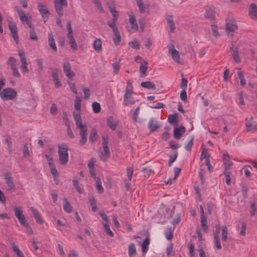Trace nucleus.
Here are the masks:
<instances>
[{
	"label": "nucleus",
	"mask_w": 257,
	"mask_h": 257,
	"mask_svg": "<svg viewBox=\"0 0 257 257\" xmlns=\"http://www.w3.org/2000/svg\"><path fill=\"white\" fill-rule=\"evenodd\" d=\"M113 33L114 35V37L113 38L114 43L116 46H117L121 40V37L118 29L113 31Z\"/></svg>",
	"instance_id": "nucleus-19"
},
{
	"label": "nucleus",
	"mask_w": 257,
	"mask_h": 257,
	"mask_svg": "<svg viewBox=\"0 0 257 257\" xmlns=\"http://www.w3.org/2000/svg\"><path fill=\"white\" fill-rule=\"evenodd\" d=\"M94 4H95L96 7L99 10V11L101 13H104V9L101 5V4L100 1H95Z\"/></svg>",
	"instance_id": "nucleus-64"
},
{
	"label": "nucleus",
	"mask_w": 257,
	"mask_h": 257,
	"mask_svg": "<svg viewBox=\"0 0 257 257\" xmlns=\"http://www.w3.org/2000/svg\"><path fill=\"white\" fill-rule=\"evenodd\" d=\"M66 27H67V31H68V33H67V36L72 35H73L72 34L73 30H72V29L71 28V22L70 21H68L67 23Z\"/></svg>",
	"instance_id": "nucleus-59"
},
{
	"label": "nucleus",
	"mask_w": 257,
	"mask_h": 257,
	"mask_svg": "<svg viewBox=\"0 0 257 257\" xmlns=\"http://www.w3.org/2000/svg\"><path fill=\"white\" fill-rule=\"evenodd\" d=\"M58 153L60 163L61 165H66L68 162V149L66 147L59 146Z\"/></svg>",
	"instance_id": "nucleus-2"
},
{
	"label": "nucleus",
	"mask_w": 257,
	"mask_h": 257,
	"mask_svg": "<svg viewBox=\"0 0 257 257\" xmlns=\"http://www.w3.org/2000/svg\"><path fill=\"white\" fill-rule=\"evenodd\" d=\"M130 47L136 49H139L140 48V43L138 40H135L128 43Z\"/></svg>",
	"instance_id": "nucleus-38"
},
{
	"label": "nucleus",
	"mask_w": 257,
	"mask_h": 257,
	"mask_svg": "<svg viewBox=\"0 0 257 257\" xmlns=\"http://www.w3.org/2000/svg\"><path fill=\"white\" fill-rule=\"evenodd\" d=\"M83 92H84V97L85 99L88 100L90 97V89L88 88H85L84 86H82V88Z\"/></svg>",
	"instance_id": "nucleus-49"
},
{
	"label": "nucleus",
	"mask_w": 257,
	"mask_h": 257,
	"mask_svg": "<svg viewBox=\"0 0 257 257\" xmlns=\"http://www.w3.org/2000/svg\"><path fill=\"white\" fill-rule=\"evenodd\" d=\"M4 176L6 183L8 185V190L11 192H14L16 188L11 175L8 173H6L5 174Z\"/></svg>",
	"instance_id": "nucleus-9"
},
{
	"label": "nucleus",
	"mask_w": 257,
	"mask_h": 257,
	"mask_svg": "<svg viewBox=\"0 0 257 257\" xmlns=\"http://www.w3.org/2000/svg\"><path fill=\"white\" fill-rule=\"evenodd\" d=\"M77 127L80 130L79 135L83 133H87V127L86 124H79V126H77Z\"/></svg>",
	"instance_id": "nucleus-45"
},
{
	"label": "nucleus",
	"mask_w": 257,
	"mask_h": 257,
	"mask_svg": "<svg viewBox=\"0 0 257 257\" xmlns=\"http://www.w3.org/2000/svg\"><path fill=\"white\" fill-rule=\"evenodd\" d=\"M150 243V238L147 237L142 244V251L143 253H146L149 249V245Z\"/></svg>",
	"instance_id": "nucleus-31"
},
{
	"label": "nucleus",
	"mask_w": 257,
	"mask_h": 257,
	"mask_svg": "<svg viewBox=\"0 0 257 257\" xmlns=\"http://www.w3.org/2000/svg\"><path fill=\"white\" fill-rule=\"evenodd\" d=\"M148 63L146 61H144L143 63H142L140 66V75L142 77H144L147 76V70L148 69Z\"/></svg>",
	"instance_id": "nucleus-17"
},
{
	"label": "nucleus",
	"mask_w": 257,
	"mask_h": 257,
	"mask_svg": "<svg viewBox=\"0 0 257 257\" xmlns=\"http://www.w3.org/2000/svg\"><path fill=\"white\" fill-rule=\"evenodd\" d=\"M206 158H209V155L208 154V152L206 149H203L202 151V153L200 156V159L202 160L203 159H205V160Z\"/></svg>",
	"instance_id": "nucleus-55"
},
{
	"label": "nucleus",
	"mask_w": 257,
	"mask_h": 257,
	"mask_svg": "<svg viewBox=\"0 0 257 257\" xmlns=\"http://www.w3.org/2000/svg\"><path fill=\"white\" fill-rule=\"evenodd\" d=\"M89 202L92 207V210L93 212H96L97 210L96 202L94 197H91L89 199Z\"/></svg>",
	"instance_id": "nucleus-42"
},
{
	"label": "nucleus",
	"mask_w": 257,
	"mask_h": 257,
	"mask_svg": "<svg viewBox=\"0 0 257 257\" xmlns=\"http://www.w3.org/2000/svg\"><path fill=\"white\" fill-rule=\"evenodd\" d=\"M237 75L239 79H240V83L241 85H244L245 84V80L244 78L242 73L241 72H237Z\"/></svg>",
	"instance_id": "nucleus-58"
},
{
	"label": "nucleus",
	"mask_w": 257,
	"mask_h": 257,
	"mask_svg": "<svg viewBox=\"0 0 257 257\" xmlns=\"http://www.w3.org/2000/svg\"><path fill=\"white\" fill-rule=\"evenodd\" d=\"M166 237L168 240H171L173 238L172 230L171 227H168L165 231Z\"/></svg>",
	"instance_id": "nucleus-41"
},
{
	"label": "nucleus",
	"mask_w": 257,
	"mask_h": 257,
	"mask_svg": "<svg viewBox=\"0 0 257 257\" xmlns=\"http://www.w3.org/2000/svg\"><path fill=\"white\" fill-rule=\"evenodd\" d=\"M193 140L194 138L193 137H192L189 142H188V143L185 147V148L187 151H190L191 150L193 145Z\"/></svg>",
	"instance_id": "nucleus-57"
},
{
	"label": "nucleus",
	"mask_w": 257,
	"mask_h": 257,
	"mask_svg": "<svg viewBox=\"0 0 257 257\" xmlns=\"http://www.w3.org/2000/svg\"><path fill=\"white\" fill-rule=\"evenodd\" d=\"M148 126L151 132H154L158 128H160L161 125L154 118H151L149 121Z\"/></svg>",
	"instance_id": "nucleus-12"
},
{
	"label": "nucleus",
	"mask_w": 257,
	"mask_h": 257,
	"mask_svg": "<svg viewBox=\"0 0 257 257\" xmlns=\"http://www.w3.org/2000/svg\"><path fill=\"white\" fill-rule=\"evenodd\" d=\"M204 17L205 19H208L210 21H215V15L214 9L209 7H206L205 8Z\"/></svg>",
	"instance_id": "nucleus-10"
},
{
	"label": "nucleus",
	"mask_w": 257,
	"mask_h": 257,
	"mask_svg": "<svg viewBox=\"0 0 257 257\" xmlns=\"http://www.w3.org/2000/svg\"><path fill=\"white\" fill-rule=\"evenodd\" d=\"M129 23L132 25L131 27L133 30H138L139 27L137 23H136V18L134 15L130 16Z\"/></svg>",
	"instance_id": "nucleus-25"
},
{
	"label": "nucleus",
	"mask_w": 257,
	"mask_h": 257,
	"mask_svg": "<svg viewBox=\"0 0 257 257\" xmlns=\"http://www.w3.org/2000/svg\"><path fill=\"white\" fill-rule=\"evenodd\" d=\"M73 115L76 126H79V124H83L80 113L74 112Z\"/></svg>",
	"instance_id": "nucleus-29"
},
{
	"label": "nucleus",
	"mask_w": 257,
	"mask_h": 257,
	"mask_svg": "<svg viewBox=\"0 0 257 257\" xmlns=\"http://www.w3.org/2000/svg\"><path fill=\"white\" fill-rule=\"evenodd\" d=\"M103 226L104 228V230L107 234L109 235L110 236H113L114 234L110 230V229L109 228L108 223L107 224V222H104L103 223Z\"/></svg>",
	"instance_id": "nucleus-40"
},
{
	"label": "nucleus",
	"mask_w": 257,
	"mask_h": 257,
	"mask_svg": "<svg viewBox=\"0 0 257 257\" xmlns=\"http://www.w3.org/2000/svg\"><path fill=\"white\" fill-rule=\"evenodd\" d=\"M92 106L93 111L94 113H97L100 112L101 107L99 103L97 102H94L92 103Z\"/></svg>",
	"instance_id": "nucleus-35"
},
{
	"label": "nucleus",
	"mask_w": 257,
	"mask_h": 257,
	"mask_svg": "<svg viewBox=\"0 0 257 257\" xmlns=\"http://www.w3.org/2000/svg\"><path fill=\"white\" fill-rule=\"evenodd\" d=\"M30 33V39L34 41H37L38 39V36L35 32L34 28H32V29L31 30Z\"/></svg>",
	"instance_id": "nucleus-51"
},
{
	"label": "nucleus",
	"mask_w": 257,
	"mask_h": 257,
	"mask_svg": "<svg viewBox=\"0 0 257 257\" xmlns=\"http://www.w3.org/2000/svg\"><path fill=\"white\" fill-rule=\"evenodd\" d=\"M189 254L190 257H194L195 255L194 253V246L192 243H191L189 246Z\"/></svg>",
	"instance_id": "nucleus-62"
},
{
	"label": "nucleus",
	"mask_w": 257,
	"mask_h": 257,
	"mask_svg": "<svg viewBox=\"0 0 257 257\" xmlns=\"http://www.w3.org/2000/svg\"><path fill=\"white\" fill-rule=\"evenodd\" d=\"M93 48L95 51H100L102 50V42L100 39H96L93 43Z\"/></svg>",
	"instance_id": "nucleus-26"
},
{
	"label": "nucleus",
	"mask_w": 257,
	"mask_h": 257,
	"mask_svg": "<svg viewBox=\"0 0 257 257\" xmlns=\"http://www.w3.org/2000/svg\"><path fill=\"white\" fill-rule=\"evenodd\" d=\"M248 15L254 20H257V5L255 4H250L248 9Z\"/></svg>",
	"instance_id": "nucleus-13"
},
{
	"label": "nucleus",
	"mask_w": 257,
	"mask_h": 257,
	"mask_svg": "<svg viewBox=\"0 0 257 257\" xmlns=\"http://www.w3.org/2000/svg\"><path fill=\"white\" fill-rule=\"evenodd\" d=\"M48 43L52 49L54 51L56 52L57 50L56 45L53 36L51 33L48 34Z\"/></svg>",
	"instance_id": "nucleus-18"
},
{
	"label": "nucleus",
	"mask_w": 257,
	"mask_h": 257,
	"mask_svg": "<svg viewBox=\"0 0 257 257\" xmlns=\"http://www.w3.org/2000/svg\"><path fill=\"white\" fill-rule=\"evenodd\" d=\"M81 99L78 97H76L74 102V108L77 110H79L81 108Z\"/></svg>",
	"instance_id": "nucleus-47"
},
{
	"label": "nucleus",
	"mask_w": 257,
	"mask_h": 257,
	"mask_svg": "<svg viewBox=\"0 0 257 257\" xmlns=\"http://www.w3.org/2000/svg\"><path fill=\"white\" fill-rule=\"evenodd\" d=\"M214 242L216 246V247L218 249H220L221 248V245L220 242V239L219 236H214Z\"/></svg>",
	"instance_id": "nucleus-54"
},
{
	"label": "nucleus",
	"mask_w": 257,
	"mask_h": 257,
	"mask_svg": "<svg viewBox=\"0 0 257 257\" xmlns=\"http://www.w3.org/2000/svg\"><path fill=\"white\" fill-rule=\"evenodd\" d=\"M252 117H251L249 118V119L246 118V122H245V126H246V130L247 132H250V131H256L257 130V125L254 124L252 122Z\"/></svg>",
	"instance_id": "nucleus-14"
},
{
	"label": "nucleus",
	"mask_w": 257,
	"mask_h": 257,
	"mask_svg": "<svg viewBox=\"0 0 257 257\" xmlns=\"http://www.w3.org/2000/svg\"><path fill=\"white\" fill-rule=\"evenodd\" d=\"M31 210L34 217L35 218L36 222L39 224H42L43 221L40 214L38 213L37 211L33 207H31Z\"/></svg>",
	"instance_id": "nucleus-24"
},
{
	"label": "nucleus",
	"mask_w": 257,
	"mask_h": 257,
	"mask_svg": "<svg viewBox=\"0 0 257 257\" xmlns=\"http://www.w3.org/2000/svg\"><path fill=\"white\" fill-rule=\"evenodd\" d=\"M180 98L184 102H186L187 101V97L186 90L182 89V91L180 93Z\"/></svg>",
	"instance_id": "nucleus-61"
},
{
	"label": "nucleus",
	"mask_w": 257,
	"mask_h": 257,
	"mask_svg": "<svg viewBox=\"0 0 257 257\" xmlns=\"http://www.w3.org/2000/svg\"><path fill=\"white\" fill-rule=\"evenodd\" d=\"M136 1L139 7V12L141 13H144L146 12V7L143 0H136Z\"/></svg>",
	"instance_id": "nucleus-32"
},
{
	"label": "nucleus",
	"mask_w": 257,
	"mask_h": 257,
	"mask_svg": "<svg viewBox=\"0 0 257 257\" xmlns=\"http://www.w3.org/2000/svg\"><path fill=\"white\" fill-rule=\"evenodd\" d=\"M242 170H244V174L247 178H248L250 176V171L252 170V168L250 166L248 165H244L242 168Z\"/></svg>",
	"instance_id": "nucleus-37"
},
{
	"label": "nucleus",
	"mask_w": 257,
	"mask_h": 257,
	"mask_svg": "<svg viewBox=\"0 0 257 257\" xmlns=\"http://www.w3.org/2000/svg\"><path fill=\"white\" fill-rule=\"evenodd\" d=\"M55 11L59 16L61 17L63 15V8H67L68 3L67 0H54Z\"/></svg>",
	"instance_id": "nucleus-4"
},
{
	"label": "nucleus",
	"mask_w": 257,
	"mask_h": 257,
	"mask_svg": "<svg viewBox=\"0 0 257 257\" xmlns=\"http://www.w3.org/2000/svg\"><path fill=\"white\" fill-rule=\"evenodd\" d=\"M67 38L68 39L69 43L70 45L71 48L74 50H76L77 49V44L76 43V42L72 35H69L67 36Z\"/></svg>",
	"instance_id": "nucleus-21"
},
{
	"label": "nucleus",
	"mask_w": 257,
	"mask_h": 257,
	"mask_svg": "<svg viewBox=\"0 0 257 257\" xmlns=\"http://www.w3.org/2000/svg\"><path fill=\"white\" fill-rule=\"evenodd\" d=\"M49 166L50 168L51 172L54 177H55L58 175V172L55 167V165L54 164L49 163Z\"/></svg>",
	"instance_id": "nucleus-46"
},
{
	"label": "nucleus",
	"mask_w": 257,
	"mask_h": 257,
	"mask_svg": "<svg viewBox=\"0 0 257 257\" xmlns=\"http://www.w3.org/2000/svg\"><path fill=\"white\" fill-rule=\"evenodd\" d=\"M80 136H81V139L79 141V144L80 146H83L86 143L88 134L87 133H83L80 134Z\"/></svg>",
	"instance_id": "nucleus-34"
},
{
	"label": "nucleus",
	"mask_w": 257,
	"mask_h": 257,
	"mask_svg": "<svg viewBox=\"0 0 257 257\" xmlns=\"http://www.w3.org/2000/svg\"><path fill=\"white\" fill-rule=\"evenodd\" d=\"M16 62V60L15 58L13 57H10L7 63V64L8 65H11V67L14 66H15V63Z\"/></svg>",
	"instance_id": "nucleus-56"
},
{
	"label": "nucleus",
	"mask_w": 257,
	"mask_h": 257,
	"mask_svg": "<svg viewBox=\"0 0 257 257\" xmlns=\"http://www.w3.org/2000/svg\"><path fill=\"white\" fill-rule=\"evenodd\" d=\"M168 48L169 53L171 55L173 60L177 63H179L180 61V55L179 52L175 49L174 45L170 44L168 46Z\"/></svg>",
	"instance_id": "nucleus-7"
},
{
	"label": "nucleus",
	"mask_w": 257,
	"mask_h": 257,
	"mask_svg": "<svg viewBox=\"0 0 257 257\" xmlns=\"http://www.w3.org/2000/svg\"><path fill=\"white\" fill-rule=\"evenodd\" d=\"M38 9L41 14L42 15L43 19H48L50 12L48 9L45 5H44L41 3L38 4Z\"/></svg>",
	"instance_id": "nucleus-11"
},
{
	"label": "nucleus",
	"mask_w": 257,
	"mask_h": 257,
	"mask_svg": "<svg viewBox=\"0 0 257 257\" xmlns=\"http://www.w3.org/2000/svg\"><path fill=\"white\" fill-rule=\"evenodd\" d=\"M245 230H246V223L244 222H241V229L239 232V234L240 235L244 236L245 234Z\"/></svg>",
	"instance_id": "nucleus-60"
},
{
	"label": "nucleus",
	"mask_w": 257,
	"mask_h": 257,
	"mask_svg": "<svg viewBox=\"0 0 257 257\" xmlns=\"http://www.w3.org/2000/svg\"><path fill=\"white\" fill-rule=\"evenodd\" d=\"M116 22L111 20V21H109L107 22V25L108 26L112 29V32L115 31L116 29H117V27L115 25Z\"/></svg>",
	"instance_id": "nucleus-53"
},
{
	"label": "nucleus",
	"mask_w": 257,
	"mask_h": 257,
	"mask_svg": "<svg viewBox=\"0 0 257 257\" xmlns=\"http://www.w3.org/2000/svg\"><path fill=\"white\" fill-rule=\"evenodd\" d=\"M63 72L66 76L69 79H72L75 76V74L71 70V65L69 62L65 61L63 65Z\"/></svg>",
	"instance_id": "nucleus-8"
},
{
	"label": "nucleus",
	"mask_w": 257,
	"mask_h": 257,
	"mask_svg": "<svg viewBox=\"0 0 257 257\" xmlns=\"http://www.w3.org/2000/svg\"><path fill=\"white\" fill-rule=\"evenodd\" d=\"M168 121L171 124L175 126L178 125V117L177 114H169L168 117Z\"/></svg>",
	"instance_id": "nucleus-16"
},
{
	"label": "nucleus",
	"mask_w": 257,
	"mask_h": 257,
	"mask_svg": "<svg viewBox=\"0 0 257 257\" xmlns=\"http://www.w3.org/2000/svg\"><path fill=\"white\" fill-rule=\"evenodd\" d=\"M5 142L8 145V150L10 153H11L13 151L12 149V142L11 141V138L9 136H7L5 138Z\"/></svg>",
	"instance_id": "nucleus-39"
},
{
	"label": "nucleus",
	"mask_w": 257,
	"mask_h": 257,
	"mask_svg": "<svg viewBox=\"0 0 257 257\" xmlns=\"http://www.w3.org/2000/svg\"><path fill=\"white\" fill-rule=\"evenodd\" d=\"M186 129L184 126L179 127H175L174 130V137L176 139H179L185 132Z\"/></svg>",
	"instance_id": "nucleus-15"
},
{
	"label": "nucleus",
	"mask_w": 257,
	"mask_h": 257,
	"mask_svg": "<svg viewBox=\"0 0 257 257\" xmlns=\"http://www.w3.org/2000/svg\"><path fill=\"white\" fill-rule=\"evenodd\" d=\"M97 132L95 128H93L90 133V135L89 136V140L91 141L92 143H94L97 140Z\"/></svg>",
	"instance_id": "nucleus-30"
},
{
	"label": "nucleus",
	"mask_w": 257,
	"mask_h": 257,
	"mask_svg": "<svg viewBox=\"0 0 257 257\" xmlns=\"http://www.w3.org/2000/svg\"><path fill=\"white\" fill-rule=\"evenodd\" d=\"M8 27L11 32L13 39L17 44L18 43L19 37L17 33V28L15 22L12 21L8 22Z\"/></svg>",
	"instance_id": "nucleus-5"
},
{
	"label": "nucleus",
	"mask_w": 257,
	"mask_h": 257,
	"mask_svg": "<svg viewBox=\"0 0 257 257\" xmlns=\"http://www.w3.org/2000/svg\"><path fill=\"white\" fill-rule=\"evenodd\" d=\"M257 211V207L255 204V202H252L250 203V213L251 216H254Z\"/></svg>",
	"instance_id": "nucleus-44"
},
{
	"label": "nucleus",
	"mask_w": 257,
	"mask_h": 257,
	"mask_svg": "<svg viewBox=\"0 0 257 257\" xmlns=\"http://www.w3.org/2000/svg\"><path fill=\"white\" fill-rule=\"evenodd\" d=\"M107 7L111 13H113L116 11L115 10V2L113 1H109L106 3Z\"/></svg>",
	"instance_id": "nucleus-33"
},
{
	"label": "nucleus",
	"mask_w": 257,
	"mask_h": 257,
	"mask_svg": "<svg viewBox=\"0 0 257 257\" xmlns=\"http://www.w3.org/2000/svg\"><path fill=\"white\" fill-rule=\"evenodd\" d=\"M142 87L147 89H156L155 85L150 81L143 82L141 83Z\"/></svg>",
	"instance_id": "nucleus-28"
},
{
	"label": "nucleus",
	"mask_w": 257,
	"mask_h": 257,
	"mask_svg": "<svg viewBox=\"0 0 257 257\" xmlns=\"http://www.w3.org/2000/svg\"><path fill=\"white\" fill-rule=\"evenodd\" d=\"M178 156V152H175L173 156H170L169 160V166H171V164L176 160Z\"/></svg>",
	"instance_id": "nucleus-52"
},
{
	"label": "nucleus",
	"mask_w": 257,
	"mask_h": 257,
	"mask_svg": "<svg viewBox=\"0 0 257 257\" xmlns=\"http://www.w3.org/2000/svg\"><path fill=\"white\" fill-rule=\"evenodd\" d=\"M96 188L98 190V191L99 192V193H102L103 192L104 189L103 187L101 185V182L100 181L99 179H97L96 181Z\"/></svg>",
	"instance_id": "nucleus-48"
},
{
	"label": "nucleus",
	"mask_w": 257,
	"mask_h": 257,
	"mask_svg": "<svg viewBox=\"0 0 257 257\" xmlns=\"http://www.w3.org/2000/svg\"><path fill=\"white\" fill-rule=\"evenodd\" d=\"M237 30L238 26L236 21L228 15L227 19L226 20V36L231 40H236L235 33Z\"/></svg>",
	"instance_id": "nucleus-1"
},
{
	"label": "nucleus",
	"mask_w": 257,
	"mask_h": 257,
	"mask_svg": "<svg viewBox=\"0 0 257 257\" xmlns=\"http://www.w3.org/2000/svg\"><path fill=\"white\" fill-rule=\"evenodd\" d=\"M124 102L125 105H128L129 104L133 105L135 103V101L132 97L128 99L126 98V99H124Z\"/></svg>",
	"instance_id": "nucleus-63"
},
{
	"label": "nucleus",
	"mask_w": 257,
	"mask_h": 257,
	"mask_svg": "<svg viewBox=\"0 0 257 257\" xmlns=\"http://www.w3.org/2000/svg\"><path fill=\"white\" fill-rule=\"evenodd\" d=\"M11 245L14 251L17 254L18 257H25L23 253L18 248V246L15 244L14 242H12L11 243Z\"/></svg>",
	"instance_id": "nucleus-27"
},
{
	"label": "nucleus",
	"mask_w": 257,
	"mask_h": 257,
	"mask_svg": "<svg viewBox=\"0 0 257 257\" xmlns=\"http://www.w3.org/2000/svg\"><path fill=\"white\" fill-rule=\"evenodd\" d=\"M107 124L113 131L115 130L117 127V123L114 120L113 117L112 116H109L107 118Z\"/></svg>",
	"instance_id": "nucleus-20"
},
{
	"label": "nucleus",
	"mask_w": 257,
	"mask_h": 257,
	"mask_svg": "<svg viewBox=\"0 0 257 257\" xmlns=\"http://www.w3.org/2000/svg\"><path fill=\"white\" fill-rule=\"evenodd\" d=\"M210 26L212 35L215 37L219 36L220 34L218 31L217 25L215 24H211Z\"/></svg>",
	"instance_id": "nucleus-36"
},
{
	"label": "nucleus",
	"mask_w": 257,
	"mask_h": 257,
	"mask_svg": "<svg viewBox=\"0 0 257 257\" xmlns=\"http://www.w3.org/2000/svg\"><path fill=\"white\" fill-rule=\"evenodd\" d=\"M63 203L64 210L68 213L71 212L72 210L71 206L66 198L64 197L63 199Z\"/></svg>",
	"instance_id": "nucleus-22"
},
{
	"label": "nucleus",
	"mask_w": 257,
	"mask_h": 257,
	"mask_svg": "<svg viewBox=\"0 0 257 257\" xmlns=\"http://www.w3.org/2000/svg\"><path fill=\"white\" fill-rule=\"evenodd\" d=\"M233 40L231 41V44L229 46V51L230 53L231 56L232 57L234 61L237 63L240 62L241 59L238 55L237 48L234 47V45L233 44Z\"/></svg>",
	"instance_id": "nucleus-6"
},
{
	"label": "nucleus",
	"mask_w": 257,
	"mask_h": 257,
	"mask_svg": "<svg viewBox=\"0 0 257 257\" xmlns=\"http://www.w3.org/2000/svg\"><path fill=\"white\" fill-rule=\"evenodd\" d=\"M14 211L15 212V214L17 219L20 218L22 216L24 215L22 214V210L17 207H15L14 208Z\"/></svg>",
	"instance_id": "nucleus-50"
},
{
	"label": "nucleus",
	"mask_w": 257,
	"mask_h": 257,
	"mask_svg": "<svg viewBox=\"0 0 257 257\" xmlns=\"http://www.w3.org/2000/svg\"><path fill=\"white\" fill-rule=\"evenodd\" d=\"M73 185L74 186L76 191L80 194L83 193V190L79 186V181L77 180H73Z\"/></svg>",
	"instance_id": "nucleus-43"
},
{
	"label": "nucleus",
	"mask_w": 257,
	"mask_h": 257,
	"mask_svg": "<svg viewBox=\"0 0 257 257\" xmlns=\"http://www.w3.org/2000/svg\"><path fill=\"white\" fill-rule=\"evenodd\" d=\"M16 96V91L12 88H6L4 89L1 94V97L4 100H13Z\"/></svg>",
	"instance_id": "nucleus-3"
},
{
	"label": "nucleus",
	"mask_w": 257,
	"mask_h": 257,
	"mask_svg": "<svg viewBox=\"0 0 257 257\" xmlns=\"http://www.w3.org/2000/svg\"><path fill=\"white\" fill-rule=\"evenodd\" d=\"M128 249L129 257H135L137 254L135 245L134 243H130Z\"/></svg>",
	"instance_id": "nucleus-23"
}]
</instances>
